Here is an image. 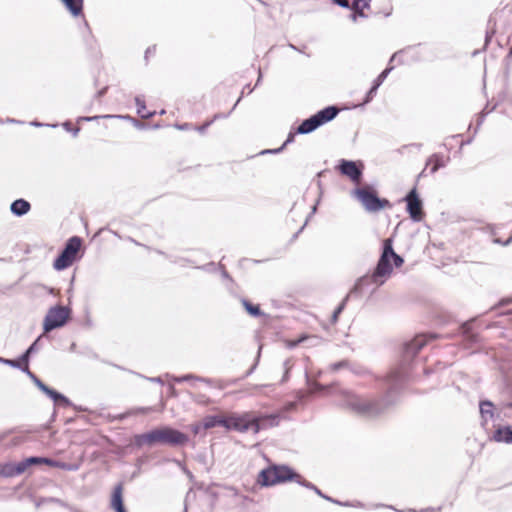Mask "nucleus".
I'll list each match as a JSON object with an SVG mask.
<instances>
[{
  "label": "nucleus",
  "instance_id": "nucleus-33",
  "mask_svg": "<svg viewBox=\"0 0 512 512\" xmlns=\"http://www.w3.org/2000/svg\"><path fill=\"white\" fill-rule=\"evenodd\" d=\"M43 335H40L29 347H28V352L31 353V354H34L36 352H38L41 348V345H40V342H41V339H42Z\"/></svg>",
  "mask_w": 512,
  "mask_h": 512
},
{
  "label": "nucleus",
  "instance_id": "nucleus-23",
  "mask_svg": "<svg viewBox=\"0 0 512 512\" xmlns=\"http://www.w3.org/2000/svg\"><path fill=\"white\" fill-rule=\"evenodd\" d=\"M371 0H355L350 8L355 11L359 17L365 18L366 15L363 12V9L370 7Z\"/></svg>",
  "mask_w": 512,
  "mask_h": 512
},
{
  "label": "nucleus",
  "instance_id": "nucleus-15",
  "mask_svg": "<svg viewBox=\"0 0 512 512\" xmlns=\"http://www.w3.org/2000/svg\"><path fill=\"white\" fill-rule=\"evenodd\" d=\"M110 506L115 511L125 508L124 503H123V485H122V483H119L114 487L112 495H111Z\"/></svg>",
  "mask_w": 512,
  "mask_h": 512
},
{
  "label": "nucleus",
  "instance_id": "nucleus-54",
  "mask_svg": "<svg viewBox=\"0 0 512 512\" xmlns=\"http://www.w3.org/2000/svg\"><path fill=\"white\" fill-rule=\"evenodd\" d=\"M107 89H108V87L106 86V87L102 88L101 90H99L98 92H96V94L94 95V98L100 99L107 92Z\"/></svg>",
  "mask_w": 512,
  "mask_h": 512
},
{
  "label": "nucleus",
  "instance_id": "nucleus-6",
  "mask_svg": "<svg viewBox=\"0 0 512 512\" xmlns=\"http://www.w3.org/2000/svg\"><path fill=\"white\" fill-rule=\"evenodd\" d=\"M338 113L339 109L336 106L325 107L311 117L303 120L297 127L296 132L298 134H309L323 124L332 121L338 115Z\"/></svg>",
  "mask_w": 512,
  "mask_h": 512
},
{
  "label": "nucleus",
  "instance_id": "nucleus-42",
  "mask_svg": "<svg viewBox=\"0 0 512 512\" xmlns=\"http://www.w3.org/2000/svg\"><path fill=\"white\" fill-rule=\"evenodd\" d=\"M261 349H262V346H259L256 361L253 364V366L247 371L246 376L251 375L254 372V370L256 369L258 362H259L260 355H261Z\"/></svg>",
  "mask_w": 512,
  "mask_h": 512
},
{
  "label": "nucleus",
  "instance_id": "nucleus-19",
  "mask_svg": "<svg viewBox=\"0 0 512 512\" xmlns=\"http://www.w3.org/2000/svg\"><path fill=\"white\" fill-rule=\"evenodd\" d=\"M73 16H79L83 10V0H61Z\"/></svg>",
  "mask_w": 512,
  "mask_h": 512
},
{
  "label": "nucleus",
  "instance_id": "nucleus-8",
  "mask_svg": "<svg viewBox=\"0 0 512 512\" xmlns=\"http://www.w3.org/2000/svg\"><path fill=\"white\" fill-rule=\"evenodd\" d=\"M81 245L82 239L80 237L73 236L69 238L59 256L54 260V269L61 271L70 267L76 260Z\"/></svg>",
  "mask_w": 512,
  "mask_h": 512
},
{
  "label": "nucleus",
  "instance_id": "nucleus-40",
  "mask_svg": "<svg viewBox=\"0 0 512 512\" xmlns=\"http://www.w3.org/2000/svg\"><path fill=\"white\" fill-rule=\"evenodd\" d=\"M325 500L330 501V502L340 505V506H344V507H351V505H353L352 502H349V501L341 502V501L333 499L331 497H325Z\"/></svg>",
  "mask_w": 512,
  "mask_h": 512
},
{
  "label": "nucleus",
  "instance_id": "nucleus-38",
  "mask_svg": "<svg viewBox=\"0 0 512 512\" xmlns=\"http://www.w3.org/2000/svg\"><path fill=\"white\" fill-rule=\"evenodd\" d=\"M58 468L59 469H63V470H67V471H75V470L78 469V466L74 465V464H68V463H65V462L58 461Z\"/></svg>",
  "mask_w": 512,
  "mask_h": 512
},
{
  "label": "nucleus",
  "instance_id": "nucleus-37",
  "mask_svg": "<svg viewBox=\"0 0 512 512\" xmlns=\"http://www.w3.org/2000/svg\"><path fill=\"white\" fill-rule=\"evenodd\" d=\"M29 467V464H27V460L19 462L15 467V473L16 474H22L25 472V470Z\"/></svg>",
  "mask_w": 512,
  "mask_h": 512
},
{
  "label": "nucleus",
  "instance_id": "nucleus-10",
  "mask_svg": "<svg viewBox=\"0 0 512 512\" xmlns=\"http://www.w3.org/2000/svg\"><path fill=\"white\" fill-rule=\"evenodd\" d=\"M407 203V211L412 220L418 222L423 218L422 201L420 200L417 191L413 188L405 197Z\"/></svg>",
  "mask_w": 512,
  "mask_h": 512
},
{
  "label": "nucleus",
  "instance_id": "nucleus-50",
  "mask_svg": "<svg viewBox=\"0 0 512 512\" xmlns=\"http://www.w3.org/2000/svg\"><path fill=\"white\" fill-rule=\"evenodd\" d=\"M151 410H152V408H150V407H141V408H136V409L132 410L131 414L147 413Z\"/></svg>",
  "mask_w": 512,
  "mask_h": 512
},
{
  "label": "nucleus",
  "instance_id": "nucleus-13",
  "mask_svg": "<svg viewBox=\"0 0 512 512\" xmlns=\"http://www.w3.org/2000/svg\"><path fill=\"white\" fill-rule=\"evenodd\" d=\"M393 67H388L384 69L378 77L374 80L372 87L369 89V91L366 94L365 100L363 104L369 103L373 97L376 95L378 88L380 85L384 82V80L387 78L388 74L392 71Z\"/></svg>",
  "mask_w": 512,
  "mask_h": 512
},
{
  "label": "nucleus",
  "instance_id": "nucleus-59",
  "mask_svg": "<svg viewBox=\"0 0 512 512\" xmlns=\"http://www.w3.org/2000/svg\"><path fill=\"white\" fill-rule=\"evenodd\" d=\"M511 301H512V299H510V298H505V299H502V300L498 303V305H499V306H505V305L509 304Z\"/></svg>",
  "mask_w": 512,
  "mask_h": 512
},
{
  "label": "nucleus",
  "instance_id": "nucleus-18",
  "mask_svg": "<svg viewBox=\"0 0 512 512\" xmlns=\"http://www.w3.org/2000/svg\"><path fill=\"white\" fill-rule=\"evenodd\" d=\"M481 418L483 420V424L487 423L489 420H492L494 417V405L489 400L481 401L479 404Z\"/></svg>",
  "mask_w": 512,
  "mask_h": 512
},
{
  "label": "nucleus",
  "instance_id": "nucleus-20",
  "mask_svg": "<svg viewBox=\"0 0 512 512\" xmlns=\"http://www.w3.org/2000/svg\"><path fill=\"white\" fill-rule=\"evenodd\" d=\"M135 104L137 106V113L143 119H150L155 115V112L146 111L145 101L141 96L135 97Z\"/></svg>",
  "mask_w": 512,
  "mask_h": 512
},
{
  "label": "nucleus",
  "instance_id": "nucleus-31",
  "mask_svg": "<svg viewBox=\"0 0 512 512\" xmlns=\"http://www.w3.org/2000/svg\"><path fill=\"white\" fill-rule=\"evenodd\" d=\"M62 127L67 131V132H70L72 134L73 137H77L79 132H80V128L79 127H75V128H72L71 126V122L70 121H65L63 124H62Z\"/></svg>",
  "mask_w": 512,
  "mask_h": 512
},
{
  "label": "nucleus",
  "instance_id": "nucleus-63",
  "mask_svg": "<svg viewBox=\"0 0 512 512\" xmlns=\"http://www.w3.org/2000/svg\"><path fill=\"white\" fill-rule=\"evenodd\" d=\"M228 115H225V114H216L214 115V118L212 119L213 121L216 120V119H219V118H225L227 117Z\"/></svg>",
  "mask_w": 512,
  "mask_h": 512
},
{
  "label": "nucleus",
  "instance_id": "nucleus-4",
  "mask_svg": "<svg viewBox=\"0 0 512 512\" xmlns=\"http://www.w3.org/2000/svg\"><path fill=\"white\" fill-rule=\"evenodd\" d=\"M301 479L302 476L287 465H272L260 472L258 483L269 487L287 481H295L300 484Z\"/></svg>",
  "mask_w": 512,
  "mask_h": 512
},
{
  "label": "nucleus",
  "instance_id": "nucleus-39",
  "mask_svg": "<svg viewBox=\"0 0 512 512\" xmlns=\"http://www.w3.org/2000/svg\"><path fill=\"white\" fill-rule=\"evenodd\" d=\"M292 365L293 364H292L291 359H287V360L284 361L283 366H284V369H285V373H284V376L282 378V382H285L288 379L289 370L291 369Z\"/></svg>",
  "mask_w": 512,
  "mask_h": 512
},
{
  "label": "nucleus",
  "instance_id": "nucleus-22",
  "mask_svg": "<svg viewBox=\"0 0 512 512\" xmlns=\"http://www.w3.org/2000/svg\"><path fill=\"white\" fill-rule=\"evenodd\" d=\"M223 422L224 421L222 420V417L216 415H209L203 419L202 424L204 426V429L207 430L214 428L216 426H221Z\"/></svg>",
  "mask_w": 512,
  "mask_h": 512
},
{
  "label": "nucleus",
  "instance_id": "nucleus-44",
  "mask_svg": "<svg viewBox=\"0 0 512 512\" xmlns=\"http://www.w3.org/2000/svg\"><path fill=\"white\" fill-rule=\"evenodd\" d=\"M155 53H156V46L155 45L149 46L145 51V55H144L145 61L148 62L149 57L153 56Z\"/></svg>",
  "mask_w": 512,
  "mask_h": 512
},
{
  "label": "nucleus",
  "instance_id": "nucleus-35",
  "mask_svg": "<svg viewBox=\"0 0 512 512\" xmlns=\"http://www.w3.org/2000/svg\"><path fill=\"white\" fill-rule=\"evenodd\" d=\"M35 385L38 387L39 390H41L48 397L53 390L50 387H48L46 384H44L40 379L37 380Z\"/></svg>",
  "mask_w": 512,
  "mask_h": 512
},
{
  "label": "nucleus",
  "instance_id": "nucleus-56",
  "mask_svg": "<svg viewBox=\"0 0 512 512\" xmlns=\"http://www.w3.org/2000/svg\"><path fill=\"white\" fill-rule=\"evenodd\" d=\"M175 128L178 130H188L190 129V124L184 123V124H175Z\"/></svg>",
  "mask_w": 512,
  "mask_h": 512
},
{
  "label": "nucleus",
  "instance_id": "nucleus-27",
  "mask_svg": "<svg viewBox=\"0 0 512 512\" xmlns=\"http://www.w3.org/2000/svg\"><path fill=\"white\" fill-rule=\"evenodd\" d=\"M101 118H129V116H121V115H96V116H80L77 118V122H92Z\"/></svg>",
  "mask_w": 512,
  "mask_h": 512
},
{
  "label": "nucleus",
  "instance_id": "nucleus-61",
  "mask_svg": "<svg viewBox=\"0 0 512 512\" xmlns=\"http://www.w3.org/2000/svg\"><path fill=\"white\" fill-rule=\"evenodd\" d=\"M503 246H508L509 244L512 243V235L505 241V242H501Z\"/></svg>",
  "mask_w": 512,
  "mask_h": 512
},
{
  "label": "nucleus",
  "instance_id": "nucleus-51",
  "mask_svg": "<svg viewBox=\"0 0 512 512\" xmlns=\"http://www.w3.org/2000/svg\"><path fill=\"white\" fill-rule=\"evenodd\" d=\"M213 123V120L205 122L202 126L197 127V130L200 133H204L206 129Z\"/></svg>",
  "mask_w": 512,
  "mask_h": 512
},
{
  "label": "nucleus",
  "instance_id": "nucleus-9",
  "mask_svg": "<svg viewBox=\"0 0 512 512\" xmlns=\"http://www.w3.org/2000/svg\"><path fill=\"white\" fill-rule=\"evenodd\" d=\"M71 314V310L65 306L51 307L43 320L44 333H49L54 329L64 326Z\"/></svg>",
  "mask_w": 512,
  "mask_h": 512
},
{
  "label": "nucleus",
  "instance_id": "nucleus-2",
  "mask_svg": "<svg viewBox=\"0 0 512 512\" xmlns=\"http://www.w3.org/2000/svg\"><path fill=\"white\" fill-rule=\"evenodd\" d=\"M391 260L395 267H400L404 263L403 258L393 249V239L387 238L383 241L382 253L373 273L360 277L351 289V293H362L364 288L370 286H373L372 292H374L382 286L393 271Z\"/></svg>",
  "mask_w": 512,
  "mask_h": 512
},
{
  "label": "nucleus",
  "instance_id": "nucleus-7",
  "mask_svg": "<svg viewBox=\"0 0 512 512\" xmlns=\"http://www.w3.org/2000/svg\"><path fill=\"white\" fill-rule=\"evenodd\" d=\"M151 431L153 444L160 443L169 446H183L189 442L188 435L169 426L153 429Z\"/></svg>",
  "mask_w": 512,
  "mask_h": 512
},
{
  "label": "nucleus",
  "instance_id": "nucleus-16",
  "mask_svg": "<svg viewBox=\"0 0 512 512\" xmlns=\"http://www.w3.org/2000/svg\"><path fill=\"white\" fill-rule=\"evenodd\" d=\"M448 161H449V157L445 159L442 155L435 153L428 158V160L426 162V166H428L429 164H433V166L430 169V172L432 174H434L440 168L445 167L447 165Z\"/></svg>",
  "mask_w": 512,
  "mask_h": 512
},
{
  "label": "nucleus",
  "instance_id": "nucleus-17",
  "mask_svg": "<svg viewBox=\"0 0 512 512\" xmlns=\"http://www.w3.org/2000/svg\"><path fill=\"white\" fill-rule=\"evenodd\" d=\"M496 442L512 443V427H499L492 437Z\"/></svg>",
  "mask_w": 512,
  "mask_h": 512
},
{
  "label": "nucleus",
  "instance_id": "nucleus-25",
  "mask_svg": "<svg viewBox=\"0 0 512 512\" xmlns=\"http://www.w3.org/2000/svg\"><path fill=\"white\" fill-rule=\"evenodd\" d=\"M152 431L135 435L134 442L137 447H142L143 445H153V439L151 438Z\"/></svg>",
  "mask_w": 512,
  "mask_h": 512
},
{
  "label": "nucleus",
  "instance_id": "nucleus-14",
  "mask_svg": "<svg viewBox=\"0 0 512 512\" xmlns=\"http://www.w3.org/2000/svg\"><path fill=\"white\" fill-rule=\"evenodd\" d=\"M31 209V204L25 199H16L10 205V211L13 215L21 217L26 215Z\"/></svg>",
  "mask_w": 512,
  "mask_h": 512
},
{
  "label": "nucleus",
  "instance_id": "nucleus-30",
  "mask_svg": "<svg viewBox=\"0 0 512 512\" xmlns=\"http://www.w3.org/2000/svg\"><path fill=\"white\" fill-rule=\"evenodd\" d=\"M299 485H301L307 489L313 490L317 495H319L320 497H322L324 499H325V497H328L327 495L323 494L322 491L319 488H317L313 483L305 480L303 477H302Z\"/></svg>",
  "mask_w": 512,
  "mask_h": 512
},
{
  "label": "nucleus",
  "instance_id": "nucleus-11",
  "mask_svg": "<svg viewBox=\"0 0 512 512\" xmlns=\"http://www.w3.org/2000/svg\"><path fill=\"white\" fill-rule=\"evenodd\" d=\"M338 168L341 174L349 177L354 183L361 181L362 167L358 166L356 162L342 159L339 161Z\"/></svg>",
  "mask_w": 512,
  "mask_h": 512
},
{
  "label": "nucleus",
  "instance_id": "nucleus-3",
  "mask_svg": "<svg viewBox=\"0 0 512 512\" xmlns=\"http://www.w3.org/2000/svg\"><path fill=\"white\" fill-rule=\"evenodd\" d=\"M224 421L221 426L228 430H235L238 432H246L252 430L254 433H258L260 429L266 427L277 426L279 419L277 415H264L260 417H254L251 414L245 413L243 415H233L230 417H222Z\"/></svg>",
  "mask_w": 512,
  "mask_h": 512
},
{
  "label": "nucleus",
  "instance_id": "nucleus-46",
  "mask_svg": "<svg viewBox=\"0 0 512 512\" xmlns=\"http://www.w3.org/2000/svg\"><path fill=\"white\" fill-rule=\"evenodd\" d=\"M306 339L305 336H302L300 337L299 339L297 340H292V341H289L287 343V347L292 349V348H295L297 345H299L300 343H302L304 340Z\"/></svg>",
  "mask_w": 512,
  "mask_h": 512
},
{
  "label": "nucleus",
  "instance_id": "nucleus-5",
  "mask_svg": "<svg viewBox=\"0 0 512 512\" xmlns=\"http://www.w3.org/2000/svg\"><path fill=\"white\" fill-rule=\"evenodd\" d=\"M351 195L370 213L379 212L391 206L387 199L379 198L377 193L369 186L356 188L351 192Z\"/></svg>",
  "mask_w": 512,
  "mask_h": 512
},
{
  "label": "nucleus",
  "instance_id": "nucleus-12",
  "mask_svg": "<svg viewBox=\"0 0 512 512\" xmlns=\"http://www.w3.org/2000/svg\"><path fill=\"white\" fill-rule=\"evenodd\" d=\"M435 335H417L414 339L404 345L405 358L414 357Z\"/></svg>",
  "mask_w": 512,
  "mask_h": 512
},
{
  "label": "nucleus",
  "instance_id": "nucleus-60",
  "mask_svg": "<svg viewBox=\"0 0 512 512\" xmlns=\"http://www.w3.org/2000/svg\"><path fill=\"white\" fill-rule=\"evenodd\" d=\"M489 112H490V111H486L485 109L482 111V113H481L482 115H481V118H480V120H479V122H478V126H479V125H481V123H482V121H483V119H484L485 115H487Z\"/></svg>",
  "mask_w": 512,
  "mask_h": 512
},
{
  "label": "nucleus",
  "instance_id": "nucleus-47",
  "mask_svg": "<svg viewBox=\"0 0 512 512\" xmlns=\"http://www.w3.org/2000/svg\"><path fill=\"white\" fill-rule=\"evenodd\" d=\"M21 371L24 372L31 380H34L37 377L33 372L30 371L28 365H25L21 368Z\"/></svg>",
  "mask_w": 512,
  "mask_h": 512
},
{
  "label": "nucleus",
  "instance_id": "nucleus-41",
  "mask_svg": "<svg viewBox=\"0 0 512 512\" xmlns=\"http://www.w3.org/2000/svg\"><path fill=\"white\" fill-rule=\"evenodd\" d=\"M31 353L28 352V350H26L19 358V361L22 364H24L23 366L25 365H28L29 363V360H30V357H31Z\"/></svg>",
  "mask_w": 512,
  "mask_h": 512
},
{
  "label": "nucleus",
  "instance_id": "nucleus-24",
  "mask_svg": "<svg viewBox=\"0 0 512 512\" xmlns=\"http://www.w3.org/2000/svg\"><path fill=\"white\" fill-rule=\"evenodd\" d=\"M49 398L52 399L55 403L60 404L65 407L73 406L72 402L63 394L59 393L56 390H52Z\"/></svg>",
  "mask_w": 512,
  "mask_h": 512
},
{
  "label": "nucleus",
  "instance_id": "nucleus-36",
  "mask_svg": "<svg viewBox=\"0 0 512 512\" xmlns=\"http://www.w3.org/2000/svg\"><path fill=\"white\" fill-rule=\"evenodd\" d=\"M190 429L193 432L194 435L200 434L202 431H204V426L202 422L193 423L190 425Z\"/></svg>",
  "mask_w": 512,
  "mask_h": 512
},
{
  "label": "nucleus",
  "instance_id": "nucleus-64",
  "mask_svg": "<svg viewBox=\"0 0 512 512\" xmlns=\"http://www.w3.org/2000/svg\"><path fill=\"white\" fill-rule=\"evenodd\" d=\"M420 512H434V509L433 508H426V509L421 510Z\"/></svg>",
  "mask_w": 512,
  "mask_h": 512
},
{
  "label": "nucleus",
  "instance_id": "nucleus-58",
  "mask_svg": "<svg viewBox=\"0 0 512 512\" xmlns=\"http://www.w3.org/2000/svg\"><path fill=\"white\" fill-rule=\"evenodd\" d=\"M352 503H353V505H351V507H354V508H365V504L360 502V501H354Z\"/></svg>",
  "mask_w": 512,
  "mask_h": 512
},
{
  "label": "nucleus",
  "instance_id": "nucleus-1",
  "mask_svg": "<svg viewBox=\"0 0 512 512\" xmlns=\"http://www.w3.org/2000/svg\"><path fill=\"white\" fill-rule=\"evenodd\" d=\"M406 377L407 375L402 368L391 371L387 376L390 387L381 398L358 394L351 390H342L339 394V406L359 416L376 418L395 403L394 395L398 391V386L405 381Z\"/></svg>",
  "mask_w": 512,
  "mask_h": 512
},
{
  "label": "nucleus",
  "instance_id": "nucleus-45",
  "mask_svg": "<svg viewBox=\"0 0 512 512\" xmlns=\"http://www.w3.org/2000/svg\"><path fill=\"white\" fill-rule=\"evenodd\" d=\"M26 460H27V464H29V466H30L32 464H42L44 457L33 456V457L27 458Z\"/></svg>",
  "mask_w": 512,
  "mask_h": 512
},
{
  "label": "nucleus",
  "instance_id": "nucleus-57",
  "mask_svg": "<svg viewBox=\"0 0 512 512\" xmlns=\"http://www.w3.org/2000/svg\"><path fill=\"white\" fill-rule=\"evenodd\" d=\"M147 380L153 383L163 384V381L160 377H148Z\"/></svg>",
  "mask_w": 512,
  "mask_h": 512
},
{
  "label": "nucleus",
  "instance_id": "nucleus-62",
  "mask_svg": "<svg viewBox=\"0 0 512 512\" xmlns=\"http://www.w3.org/2000/svg\"><path fill=\"white\" fill-rule=\"evenodd\" d=\"M503 246H508L509 244L512 243V235L505 241V242H501Z\"/></svg>",
  "mask_w": 512,
  "mask_h": 512
},
{
  "label": "nucleus",
  "instance_id": "nucleus-52",
  "mask_svg": "<svg viewBox=\"0 0 512 512\" xmlns=\"http://www.w3.org/2000/svg\"><path fill=\"white\" fill-rule=\"evenodd\" d=\"M175 462L177 463V465H179L181 467V469L183 470V472L190 478L193 477L192 473L185 467L182 465V463L178 460H175Z\"/></svg>",
  "mask_w": 512,
  "mask_h": 512
},
{
  "label": "nucleus",
  "instance_id": "nucleus-34",
  "mask_svg": "<svg viewBox=\"0 0 512 512\" xmlns=\"http://www.w3.org/2000/svg\"><path fill=\"white\" fill-rule=\"evenodd\" d=\"M5 365H8L10 367H13V368H17V369H20L23 368L24 366L21 365L19 359L18 360H14V359H5L3 358V361L1 362Z\"/></svg>",
  "mask_w": 512,
  "mask_h": 512
},
{
  "label": "nucleus",
  "instance_id": "nucleus-55",
  "mask_svg": "<svg viewBox=\"0 0 512 512\" xmlns=\"http://www.w3.org/2000/svg\"><path fill=\"white\" fill-rule=\"evenodd\" d=\"M324 389H325V386H323V385H321L319 383H315L311 392L312 393L320 392V391H323Z\"/></svg>",
  "mask_w": 512,
  "mask_h": 512
},
{
  "label": "nucleus",
  "instance_id": "nucleus-29",
  "mask_svg": "<svg viewBox=\"0 0 512 512\" xmlns=\"http://www.w3.org/2000/svg\"><path fill=\"white\" fill-rule=\"evenodd\" d=\"M355 293H351V291L347 294V296L342 300V302L339 304V306L335 309V311L333 312V315H332V322L333 323H336L337 320H338V317L340 315V313L344 310L345 306H346V303L349 299V297H351L352 295H354Z\"/></svg>",
  "mask_w": 512,
  "mask_h": 512
},
{
  "label": "nucleus",
  "instance_id": "nucleus-28",
  "mask_svg": "<svg viewBox=\"0 0 512 512\" xmlns=\"http://www.w3.org/2000/svg\"><path fill=\"white\" fill-rule=\"evenodd\" d=\"M294 134L292 132H290L288 134V137L287 139L285 140V142L283 143V145L277 149H266V150H263L261 152V154H278L280 153L281 151H283V149L290 143H292L294 141Z\"/></svg>",
  "mask_w": 512,
  "mask_h": 512
},
{
  "label": "nucleus",
  "instance_id": "nucleus-48",
  "mask_svg": "<svg viewBox=\"0 0 512 512\" xmlns=\"http://www.w3.org/2000/svg\"><path fill=\"white\" fill-rule=\"evenodd\" d=\"M43 463L48 465V466L58 468V461L57 460H53V459H50V458H44Z\"/></svg>",
  "mask_w": 512,
  "mask_h": 512
},
{
  "label": "nucleus",
  "instance_id": "nucleus-49",
  "mask_svg": "<svg viewBox=\"0 0 512 512\" xmlns=\"http://www.w3.org/2000/svg\"><path fill=\"white\" fill-rule=\"evenodd\" d=\"M332 1L342 8H350V4H349L348 0H332Z\"/></svg>",
  "mask_w": 512,
  "mask_h": 512
},
{
  "label": "nucleus",
  "instance_id": "nucleus-53",
  "mask_svg": "<svg viewBox=\"0 0 512 512\" xmlns=\"http://www.w3.org/2000/svg\"><path fill=\"white\" fill-rule=\"evenodd\" d=\"M462 329H463V333L464 334H467L469 337L471 338H474L475 336L473 334L470 335V332H469V329H470V324L469 323H465L463 326H462Z\"/></svg>",
  "mask_w": 512,
  "mask_h": 512
},
{
  "label": "nucleus",
  "instance_id": "nucleus-32",
  "mask_svg": "<svg viewBox=\"0 0 512 512\" xmlns=\"http://www.w3.org/2000/svg\"><path fill=\"white\" fill-rule=\"evenodd\" d=\"M349 366H350V364L347 360H342V361L331 364L330 369L332 371L336 372L343 368H349Z\"/></svg>",
  "mask_w": 512,
  "mask_h": 512
},
{
  "label": "nucleus",
  "instance_id": "nucleus-43",
  "mask_svg": "<svg viewBox=\"0 0 512 512\" xmlns=\"http://www.w3.org/2000/svg\"><path fill=\"white\" fill-rule=\"evenodd\" d=\"M319 203V199L317 200L316 204L312 207V210H311V213L310 215L308 216V218L306 219L305 223L303 224V226L298 230V232L295 234V237L298 236L299 233H301L305 227V225L307 224L309 218L315 214L316 210H317V204Z\"/></svg>",
  "mask_w": 512,
  "mask_h": 512
},
{
  "label": "nucleus",
  "instance_id": "nucleus-21",
  "mask_svg": "<svg viewBox=\"0 0 512 512\" xmlns=\"http://www.w3.org/2000/svg\"><path fill=\"white\" fill-rule=\"evenodd\" d=\"M173 381L177 382V383H182L185 381H200V382H204L208 385H212V383H213V381L211 379L199 377V376H196L193 374H186L183 376H174Z\"/></svg>",
  "mask_w": 512,
  "mask_h": 512
},
{
  "label": "nucleus",
  "instance_id": "nucleus-26",
  "mask_svg": "<svg viewBox=\"0 0 512 512\" xmlns=\"http://www.w3.org/2000/svg\"><path fill=\"white\" fill-rule=\"evenodd\" d=\"M242 305L244 306L245 310L253 317H259L263 315V312L259 308L258 305H253L250 303L247 299L241 300Z\"/></svg>",
  "mask_w": 512,
  "mask_h": 512
}]
</instances>
